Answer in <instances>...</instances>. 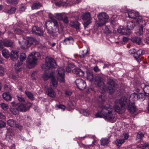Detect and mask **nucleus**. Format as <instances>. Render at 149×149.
<instances>
[{
  "label": "nucleus",
  "instance_id": "nucleus-20",
  "mask_svg": "<svg viewBox=\"0 0 149 149\" xmlns=\"http://www.w3.org/2000/svg\"><path fill=\"white\" fill-rule=\"evenodd\" d=\"M46 93L48 96L52 97H54L56 95L55 92L54 90L52 88H51L47 89Z\"/></svg>",
  "mask_w": 149,
  "mask_h": 149
},
{
  "label": "nucleus",
  "instance_id": "nucleus-15",
  "mask_svg": "<svg viewBox=\"0 0 149 149\" xmlns=\"http://www.w3.org/2000/svg\"><path fill=\"white\" fill-rule=\"evenodd\" d=\"M18 52L17 51H12L10 53V57L13 61L17 60L18 58Z\"/></svg>",
  "mask_w": 149,
  "mask_h": 149
},
{
  "label": "nucleus",
  "instance_id": "nucleus-48",
  "mask_svg": "<svg viewBox=\"0 0 149 149\" xmlns=\"http://www.w3.org/2000/svg\"><path fill=\"white\" fill-rule=\"evenodd\" d=\"M31 54V55H33V56H34L35 58H36V59H38V57H39L40 56V54L38 52H34L32 53Z\"/></svg>",
  "mask_w": 149,
  "mask_h": 149
},
{
  "label": "nucleus",
  "instance_id": "nucleus-30",
  "mask_svg": "<svg viewBox=\"0 0 149 149\" xmlns=\"http://www.w3.org/2000/svg\"><path fill=\"white\" fill-rule=\"evenodd\" d=\"M41 6V4L38 2H34L32 4L31 8L32 10L37 9Z\"/></svg>",
  "mask_w": 149,
  "mask_h": 149
},
{
  "label": "nucleus",
  "instance_id": "nucleus-2",
  "mask_svg": "<svg viewBox=\"0 0 149 149\" xmlns=\"http://www.w3.org/2000/svg\"><path fill=\"white\" fill-rule=\"evenodd\" d=\"M102 109V113L110 121L113 122L115 115L112 113V109L108 104L107 106L103 105L101 107Z\"/></svg>",
  "mask_w": 149,
  "mask_h": 149
},
{
  "label": "nucleus",
  "instance_id": "nucleus-60",
  "mask_svg": "<svg viewBox=\"0 0 149 149\" xmlns=\"http://www.w3.org/2000/svg\"><path fill=\"white\" fill-rule=\"evenodd\" d=\"M72 92L70 91H65V94L66 95L70 96L72 94Z\"/></svg>",
  "mask_w": 149,
  "mask_h": 149
},
{
  "label": "nucleus",
  "instance_id": "nucleus-43",
  "mask_svg": "<svg viewBox=\"0 0 149 149\" xmlns=\"http://www.w3.org/2000/svg\"><path fill=\"white\" fill-rule=\"evenodd\" d=\"M87 79L90 81H92L93 80V76L92 72H89L87 73Z\"/></svg>",
  "mask_w": 149,
  "mask_h": 149
},
{
  "label": "nucleus",
  "instance_id": "nucleus-47",
  "mask_svg": "<svg viewBox=\"0 0 149 149\" xmlns=\"http://www.w3.org/2000/svg\"><path fill=\"white\" fill-rule=\"evenodd\" d=\"M22 62H18L15 65V69L17 71H19L20 70V65H22Z\"/></svg>",
  "mask_w": 149,
  "mask_h": 149
},
{
  "label": "nucleus",
  "instance_id": "nucleus-4",
  "mask_svg": "<svg viewBox=\"0 0 149 149\" xmlns=\"http://www.w3.org/2000/svg\"><path fill=\"white\" fill-rule=\"evenodd\" d=\"M99 22L97 23L98 26H100L104 24L107 22L109 16L105 13H101L97 15Z\"/></svg>",
  "mask_w": 149,
  "mask_h": 149
},
{
  "label": "nucleus",
  "instance_id": "nucleus-38",
  "mask_svg": "<svg viewBox=\"0 0 149 149\" xmlns=\"http://www.w3.org/2000/svg\"><path fill=\"white\" fill-rule=\"evenodd\" d=\"M143 27L142 26H141L136 32L137 35L141 36L143 35Z\"/></svg>",
  "mask_w": 149,
  "mask_h": 149
},
{
  "label": "nucleus",
  "instance_id": "nucleus-44",
  "mask_svg": "<svg viewBox=\"0 0 149 149\" xmlns=\"http://www.w3.org/2000/svg\"><path fill=\"white\" fill-rule=\"evenodd\" d=\"M7 3L10 5H14L17 3L18 0H6Z\"/></svg>",
  "mask_w": 149,
  "mask_h": 149
},
{
  "label": "nucleus",
  "instance_id": "nucleus-5",
  "mask_svg": "<svg viewBox=\"0 0 149 149\" xmlns=\"http://www.w3.org/2000/svg\"><path fill=\"white\" fill-rule=\"evenodd\" d=\"M65 70L62 68H58L56 71L57 80L61 83L65 82Z\"/></svg>",
  "mask_w": 149,
  "mask_h": 149
},
{
  "label": "nucleus",
  "instance_id": "nucleus-17",
  "mask_svg": "<svg viewBox=\"0 0 149 149\" xmlns=\"http://www.w3.org/2000/svg\"><path fill=\"white\" fill-rule=\"evenodd\" d=\"M54 75V74L53 72H45L43 74L42 77L44 80H47L50 78H51Z\"/></svg>",
  "mask_w": 149,
  "mask_h": 149
},
{
  "label": "nucleus",
  "instance_id": "nucleus-46",
  "mask_svg": "<svg viewBox=\"0 0 149 149\" xmlns=\"http://www.w3.org/2000/svg\"><path fill=\"white\" fill-rule=\"evenodd\" d=\"M144 136V134L141 132L138 133L136 138V140H141Z\"/></svg>",
  "mask_w": 149,
  "mask_h": 149
},
{
  "label": "nucleus",
  "instance_id": "nucleus-24",
  "mask_svg": "<svg viewBox=\"0 0 149 149\" xmlns=\"http://www.w3.org/2000/svg\"><path fill=\"white\" fill-rule=\"evenodd\" d=\"M117 32L122 35H129L130 34V32H125V29L122 26L120 27L118 29Z\"/></svg>",
  "mask_w": 149,
  "mask_h": 149
},
{
  "label": "nucleus",
  "instance_id": "nucleus-29",
  "mask_svg": "<svg viewBox=\"0 0 149 149\" xmlns=\"http://www.w3.org/2000/svg\"><path fill=\"white\" fill-rule=\"evenodd\" d=\"M19 111L24 112L27 111V107H26L25 104H20L17 105Z\"/></svg>",
  "mask_w": 149,
  "mask_h": 149
},
{
  "label": "nucleus",
  "instance_id": "nucleus-9",
  "mask_svg": "<svg viewBox=\"0 0 149 149\" xmlns=\"http://www.w3.org/2000/svg\"><path fill=\"white\" fill-rule=\"evenodd\" d=\"M75 83L77 88L80 90H83L86 86L85 81L81 79H77L75 80Z\"/></svg>",
  "mask_w": 149,
  "mask_h": 149
},
{
  "label": "nucleus",
  "instance_id": "nucleus-18",
  "mask_svg": "<svg viewBox=\"0 0 149 149\" xmlns=\"http://www.w3.org/2000/svg\"><path fill=\"white\" fill-rule=\"evenodd\" d=\"M136 25L133 20L128 21L127 23L126 27L128 30L133 29Z\"/></svg>",
  "mask_w": 149,
  "mask_h": 149
},
{
  "label": "nucleus",
  "instance_id": "nucleus-55",
  "mask_svg": "<svg viewBox=\"0 0 149 149\" xmlns=\"http://www.w3.org/2000/svg\"><path fill=\"white\" fill-rule=\"evenodd\" d=\"M25 105L26 107H27V110H28L29 108L31 107L32 104L30 102H27Z\"/></svg>",
  "mask_w": 149,
  "mask_h": 149
},
{
  "label": "nucleus",
  "instance_id": "nucleus-7",
  "mask_svg": "<svg viewBox=\"0 0 149 149\" xmlns=\"http://www.w3.org/2000/svg\"><path fill=\"white\" fill-rule=\"evenodd\" d=\"M82 18L84 20H87L86 22H84L83 23L85 28L91 22L92 18L91 16L90 13L89 12L84 13L82 15Z\"/></svg>",
  "mask_w": 149,
  "mask_h": 149
},
{
  "label": "nucleus",
  "instance_id": "nucleus-56",
  "mask_svg": "<svg viewBox=\"0 0 149 149\" xmlns=\"http://www.w3.org/2000/svg\"><path fill=\"white\" fill-rule=\"evenodd\" d=\"M3 40H0V50L3 48Z\"/></svg>",
  "mask_w": 149,
  "mask_h": 149
},
{
  "label": "nucleus",
  "instance_id": "nucleus-53",
  "mask_svg": "<svg viewBox=\"0 0 149 149\" xmlns=\"http://www.w3.org/2000/svg\"><path fill=\"white\" fill-rule=\"evenodd\" d=\"M4 72V70L3 67L1 66H0V75H3Z\"/></svg>",
  "mask_w": 149,
  "mask_h": 149
},
{
  "label": "nucleus",
  "instance_id": "nucleus-8",
  "mask_svg": "<svg viewBox=\"0 0 149 149\" xmlns=\"http://www.w3.org/2000/svg\"><path fill=\"white\" fill-rule=\"evenodd\" d=\"M108 88L110 94H112L115 91L116 85L115 82L112 79H109L107 81Z\"/></svg>",
  "mask_w": 149,
  "mask_h": 149
},
{
  "label": "nucleus",
  "instance_id": "nucleus-25",
  "mask_svg": "<svg viewBox=\"0 0 149 149\" xmlns=\"http://www.w3.org/2000/svg\"><path fill=\"white\" fill-rule=\"evenodd\" d=\"M3 97L4 99L6 101H10L12 98V97L9 92L3 93Z\"/></svg>",
  "mask_w": 149,
  "mask_h": 149
},
{
  "label": "nucleus",
  "instance_id": "nucleus-16",
  "mask_svg": "<svg viewBox=\"0 0 149 149\" xmlns=\"http://www.w3.org/2000/svg\"><path fill=\"white\" fill-rule=\"evenodd\" d=\"M26 40L30 47L32 45H35L38 43V42L34 38L28 37L26 38Z\"/></svg>",
  "mask_w": 149,
  "mask_h": 149
},
{
  "label": "nucleus",
  "instance_id": "nucleus-40",
  "mask_svg": "<svg viewBox=\"0 0 149 149\" xmlns=\"http://www.w3.org/2000/svg\"><path fill=\"white\" fill-rule=\"evenodd\" d=\"M64 13H57L56 14V17L59 20H62L64 16Z\"/></svg>",
  "mask_w": 149,
  "mask_h": 149
},
{
  "label": "nucleus",
  "instance_id": "nucleus-26",
  "mask_svg": "<svg viewBox=\"0 0 149 149\" xmlns=\"http://www.w3.org/2000/svg\"><path fill=\"white\" fill-rule=\"evenodd\" d=\"M74 40V39L72 37L69 36L65 38L63 41V43L65 45L69 44L70 43L73 42Z\"/></svg>",
  "mask_w": 149,
  "mask_h": 149
},
{
  "label": "nucleus",
  "instance_id": "nucleus-11",
  "mask_svg": "<svg viewBox=\"0 0 149 149\" xmlns=\"http://www.w3.org/2000/svg\"><path fill=\"white\" fill-rule=\"evenodd\" d=\"M32 33L38 36H42L43 35V31L41 28L36 26H34L32 28Z\"/></svg>",
  "mask_w": 149,
  "mask_h": 149
},
{
  "label": "nucleus",
  "instance_id": "nucleus-63",
  "mask_svg": "<svg viewBox=\"0 0 149 149\" xmlns=\"http://www.w3.org/2000/svg\"><path fill=\"white\" fill-rule=\"evenodd\" d=\"M146 37L147 41H146V43L147 44H148L149 45V33L147 34Z\"/></svg>",
  "mask_w": 149,
  "mask_h": 149
},
{
  "label": "nucleus",
  "instance_id": "nucleus-14",
  "mask_svg": "<svg viewBox=\"0 0 149 149\" xmlns=\"http://www.w3.org/2000/svg\"><path fill=\"white\" fill-rule=\"evenodd\" d=\"M145 51L142 49H139L134 54V57L136 59L138 62L141 61V59L139 57L142 55L144 54Z\"/></svg>",
  "mask_w": 149,
  "mask_h": 149
},
{
  "label": "nucleus",
  "instance_id": "nucleus-19",
  "mask_svg": "<svg viewBox=\"0 0 149 149\" xmlns=\"http://www.w3.org/2000/svg\"><path fill=\"white\" fill-rule=\"evenodd\" d=\"M72 72L77 76H83L84 74V72L79 68L74 69L72 70Z\"/></svg>",
  "mask_w": 149,
  "mask_h": 149
},
{
  "label": "nucleus",
  "instance_id": "nucleus-57",
  "mask_svg": "<svg viewBox=\"0 0 149 149\" xmlns=\"http://www.w3.org/2000/svg\"><path fill=\"white\" fill-rule=\"evenodd\" d=\"M77 3L75 0H72L70 2V4L71 5H74Z\"/></svg>",
  "mask_w": 149,
  "mask_h": 149
},
{
  "label": "nucleus",
  "instance_id": "nucleus-6",
  "mask_svg": "<svg viewBox=\"0 0 149 149\" xmlns=\"http://www.w3.org/2000/svg\"><path fill=\"white\" fill-rule=\"evenodd\" d=\"M52 24L49 23L48 26L46 25L47 32L49 35L52 36L53 37L57 36V34H55L57 32V28L56 27H53L51 26Z\"/></svg>",
  "mask_w": 149,
  "mask_h": 149
},
{
  "label": "nucleus",
  "instance_id": "nucleus-39",
  "mask_svg": "<svg viewBox=\"0 0 149 149\" xmlns=\"http://www.w3.org/2000/svg\"><path fill=\"white\" fill-rule=\"evenodd\" d=\"M109 143L108 139L106 138H102L101 140V144L102 146H104L107 144Z\"/></svg>",
  "mask_w": 149,
  "mask_h": 149
},
{
  "label": "nucleus",
  "instance_id": "nucleus-31",
  "mask_svg": "<svg viewBox=\"0 0 149 149\" xmlns=\"http://www.w3.org/2000/svg\"><path fill=\"white\" fill-rule=\"evenodd\" d=\"M127 14L128 17L130 18H133L134 19L136 17L138 14L137 13L134 11L131 10L128 12Z\"/></svg>",
  "mask_w": 149,
  "mask_h": 149
},
{
  "label": "nucleus",
  "instance_id": "nucleus-35",
  "mask_svg": "<svg viewBox=\"0 0 149 149\" xmlns=\"http://www.w3.org/2000/svg\"><path fill=\"white\" fill-rule=\"evenodd\" d=\"M50 18L52 19V20L49 23H51L52 24L51 26L53 27H56V28L57 26L58 25V23L57 20L53 18L52 17H50Z\"/></svg>",
  "mask_w": 149,
  "mask_h": 149
},
{
  "label": "nucleus",
  "instance_id": "nucleus-34",
  "mask_svg": "<svg viewBox=\"0 0 149 149\" xmlns=\"http://www.w3.org/2000/svg\"><path fill=\"white\" fill-rule=\"evenodd\" d=\"M2 53L3 56L6 58H8L10 56V54L7 50L6 49L3 50Z\"/></svg>",
  "mask_w": 149,
  "mask_h": 149
},
{
  "label": "nucleus",
  "instance_id": "nucleus-42",
  "mask_svg": "<svg viewBox=\"0 0 149 149\" xmlns=\"http://www.w3.org/2000/svg\"><path fill=\"white\" fill-rule=\"evenodd\" d=\"M26 56L25 53H21L19 56L20 61L21 62H22L26 60Z\"/></svg>",
  "mask_w": 149,
  "mask_h": 149
},
{
  "label": "nucleus",
  "instance_id": "nucleus-50",
  "mask_svg": "<svg viewBox=\"0 0 149 149\" xmlns=\"http://www.w3.org/2000/svg\"><path fill=\"white\" fill-rule=\"evenodd\" d=\"M18 100L19 102H25V100L24 98L21 96L17 95V96Z\"/></svg>",
  "mask_w": 149,
  "mask_h": 149
},
{
  "label": "nucleus",
  "instance_id": "nucleus-41",
  "mask_svg": "<svg viewBox=\"0 0 149 149\" xmlns=\"http://www.w3.org/2000/svg\"><path fill=\"white\" fill-rule=\"evenodd\" d=\"M16 10V8L14 7H11L10 9L6 10L5 12L9 14H12L14 13Z\"/></svg>",
  "mask_w": 149,
  "mask_h": 149
},
{
  "label": "nucleus",
  "instance_id": "nucleus-51",
  "mask_svg": "<svg viewBox=\"0 0 149 149\" xmlns=\"http://www.w3.org/2000/svg\"><path fill=\"white\" fill-rule=\"evenodd\" d=\"M6 125V124L2 120H0V129L5 127Z\"/></svg>",
  "mask_w": 149,
  "mask_h": 149
},
{
  "label": "nucleus",
  "instance_id": "nucleus-62",
  "mask_svg": "<svg viewBox=\"0 0 149 149\" xmlns=\"http://www.w3.org/2000/svg\"><path fill=\"white\" fill-rule=\"evenodd\" d=\"M58 107L59 108L63 110H64L65 108V106L64 105H60L58 106Z\"/></svg>",
  "mask_w": 149,
  "mask_h": 149
},
{
  "label": "nucleus",
  "instance_id": "nucleus-52",
  "mask_svg": "<svg viewBox=\"0 0 149 149\" xmlns=\"http://www.w3.org/2000/svg\"><path fill=\"white\" fill-rule=\"evenodd\" d=\"M82 112L83 115L85 116H87L89 114V113L86 109H83Z\"/></svg>",
  "mask_w": 149,
  "mask_h": 149
},
{
  "label": "nucleus",
  "instance_id": "nucleus-45",
  "mask_svg": "<svg viewBox=\"0 0 149 149\" xmlns=\"http://www.w3.org/2000/svg\"><path fill=\"white\" fill-rule=\"evenodd\" d=\"M0 105L2 109L4 110H6L8 109L9 108V106L8 104L4 103H1L0 104Z\"/></svg>",
  "mask_w": 149,
  "mask_h": 149
},
{
  "label": "nucleus",
  "instance_id": "nucleus-13",
  "mask_svg": "<svg viewBox=\"0 0 149 149\" xmlns=\"http://www.w3.org/2000/svg\"><path fill=\"white\" fill-rule=\"evenodd\" d=\"M8 124L10 127L20 128V125L13 119H9L7 121Z\"/></svg>",
  "mask_w": 149,
  "mask_h": 149
},
{
  "label": "nucleus",
  "instance_id": "nucleus-58",
  "mask_svg": "<svg viewBox=\"0 0 149 149\" xmlns=\"http://www.w3.org/2000/svg\"><path fill=\"white\" fill-rule=\"evenodd\" d=\"M129 52L131 54H135V50L134 49H132L129 50Z\"/></svg>",
  "mask_w": 149,
  "mask_h": 149
},
{
  "label": "nucleus",
  "instance_id": "nucleus-12",
  "mask_svg": "<svg viewBox=\"0 0 149 149\" xmlns=\"http://www.w3.org/2000/svg\"><path fill=\"white\" fill-rule=\"evenodd\" d=\"M34 57L33 55H31V54L28 57L29 64L31 67L33 66L37 62V59Z\"/></svg>",
  "mask_w": 149,
  "mask_h": 149
},
{
  "label": "nucleus",
  "instance_id": "nucleus-59",
  "mask_svg": "<svg viewBox=\"0 0 149 149\" xmlns=\"http://www.w3.org/2000/svg\"><path fill=\"white\" fill-rule=\"evenodd\" d=\"M123 137L124 139H127L129 137V135L126 133H124L123 134Z\"/></svg>",
  "mask_w": 149,
  "mask_h": 149
},
{
  "label": "nucleus",
  "instance_id": "nucleus-37",
  "mask_svg": "<svg viewBox=\"0 0 149 149\" xmlns=\"http://www.w3.org/2000/svg\"><path fill=\"white\" fill-rule=\"evenodd\" d=\"M25 93L26 96L30 99L32 100H34V98L33 95L31 92L27 91H26Z\"/></svg>",
  "mask_w": 149,
  "mask_h": 149
},
{
  "label": "nucleus",
  "instance_id": "nucleus-23",
  "mask_svg": "<svg viewBox=\"0 0 149 149\" xmlns=\"http://www.w3.org/2000/svg\"><path fill=\"white\" fill-rule=\"evenodd\" d=\"M19 43L20 45V47L23 49L28 48L30 47L26 40H24L22 42H19Z\"/></svg>",
  "mask_w": 149,
  "mask_h": 149
},
{
  "label": "nucleus",
  "instance_id": "nucleus-22",
  "mask_svg": "<svg viewBox=\"0 0 149 149\" xmlns=\"http://www.w3.org/2000/svg\"><path fill=\"white\" fill-rule=\"evenodd\" d=\"M10 110L12 113L15 115L18 114L19 113V111L17 105L11 107L10 108Z\"/></svg>",
  "mask_w": 149,
  "mask_h": 149
},
{
  "label": "nucleus",
  "instance_id": "nucleus-36",
  "mask_svg": "<svg viewBox=\"0 0 149 149\" xmlns=\"http://www.w3.org/2000/svg\"><path fill=\"white\" fill-rule=\"evenodd\" d=\"M142 19V17L141 16L139 15V14H138L136 16V17H135L133 19L134 22L136 23V24H139L141 21V20Z\"/></svg>",
  "mask_w": 149,
  "mask_h": 149
},
{
  "label": "nucleus",
  "instance_id": "nucleus-27",
  "mask_svg": "<svg viewBox=\"0 0 149 149\" xmlns=\"http://www.w3.org/2000/svg\"><path fill=\"white\" fill-rule=\"evenodd\" d=\"M57 84L58 82L54 76L51 79L50 86L53 88H56L57 86Z\"/></svg>",
  "mask_w": 149,
  "mask_h": 149
},
{
  "label": "nucleus",
  "instance_id": "nucleus-64",
  "mask_svg": "<svg viewBox=\"0 0 149 149\" xmlns=\"http://www.w3.org/2000/svg\"><path fill=\"white\" fill-rule=\"evenodd\" d=\"M4 88L5 90L8 91L9 89V88L8 85L5 84L4 86Z\"/></svg>",
  "mask_w": 149,
  "mask_h": 149
},
{
  "label": "nucleus",
  "instance_id": "nucleus-1",
  "mask_svg": "<svg viewBox=\"0 0 149 149\" xmlns=\"http://www.w3.org/2000/svg\"><path fill=\"white\" fill-rule=\"evenodd\" d=\"M114 108L116 111L119 114L124 112L126 109L129 112L133 113L136 111V108L134 103H130L129 100L125 96L122 97L120 99L115 101Z\"/></svg>",
  "mask_w": 149,
  "mask_h": 149
},
{
  "label": "nucleus",
  "instance_id": "nucleus-3",
  "mask_svg": "<svg viewBox=\"0 0 149 149\" xmlns=\"http://www.w3.org/2000/svg\"><path fill=\"white\" fill-rule=\"evenodd\" d=\"M45 68L46 70L55 68L56 64L54 59L51 58L46 57L45 58Z\"/></svg>",
  "mask_w": 149,
  "mask_h": 149
},
{
  "label": "nucleus",
  "instance_id": "nucleus-49",
  "mask_svg": "<svg viewBox=\"0 0 149 149\" xmlns=\"http://www.w3.org/2000/svg\"><path fill=\"white\" fill-rule=\"evenodd\" d=\"M84 53V51H82V52L80 54H79V55H78V56L80 58H82L85 57L86 56L87 54L88 53V52L87 51H86L85 53Z\"/></svg>",
  "mask_w": 149,
  "mask_h": 149
},
{
  "label": "nucleus",
  "instance_id": "nucleus-28",
  "mask_svg": "<svg viewBox=\"0 0 149 149\" xmlns=\"http://www.w3.org/2000/svg\"><path fill=\"white\" fill-rule=\"evenodd\" d=\"M141 87H143V91L146 96L149 95V85H145L144 84H142L141 86Z\"/></svg>",
  "mask_w": 149,
  "mask_h": 149
},
{
  "label": "nucleus",
  "instance_id": "nucleus-61",
  "mask_svg": "<svg viewBox=\"0 0 149 149\" xmlns=\"http://www.w3.org/2000/svg\"><path fill=\"white\" fill-rule=\"evenodd\" d=\"M26 9V7L24 6H22L20 7L19 9V11L21 12H23L25 11Z\"/></svg>",
  "mask_w": 149,
  "mask_h": 149
},
{
  "label": "nucleus",
  "instance_id": "nucleus-54",
  "mask_svg": "<svg viewBox=\"0 0 149 149\" xmlns=\"http://www.w3.org/2000/svg\"><path fill=\"white\" fill-rule=\"evenodd\" d=\"M63 20L64 22L66 24H67L68 22V17L65 16L63 18V19L62 20Z\"/></svg>",
  "mask_w": 149,
  "mask_h": 149
},
{
  "label": "nucleus",
  "instance_id": "nucleus-21",
  "mask_svg": "<svg viewBox=\"0 0 149 149\" xmlns=\"http://www.w3.org/2000/svg\"><path fill=\"white\" fill-rule=\"evenodd\" d=\"M3 44L4 46L6 47L12 48L14 46L13 42L9 40H3Z\"/></svg>",
  "mask_w": 149,
  "mask_h": 149
},
{
  "label": "nucleus",
  "instance_id": "nucleus-10",
  "mask_svg": "<svg viewBox=\"0 0 149 149\" xmlns=\"http://www.w3.org/2000/svg\"><path fill=\"white\" fill-rule=\"evenodd\" d=\"M103 79L102 77L99 75L96 76L95 78V81L98 86L101 88L104 89V84L103 81Z\"/></svg>",
  "mask_w": 149,
  "mask_h": 149
},
{
  "label": "nucleus",
  "instance_id": "nucleus-33",
  "mask_svg": "<svg viewBox=\"0 0 149 149\" xmlns=\"http://www.w3.org/2000/svg\"><path fill=\"white\" fill-rule=\"evenodd\" d=\"M131 41L133 42L139 44L141 42V40L140 38L138 37H134L132 38Z\"/></svg>",
  "mask_w": 149,
  "mask_h": 149
},
{
  "label": "nucleus",
  "instance_id": "nucleus-32",
  "mask_svg": "<svg viewBox=\"0 0 149 149\" xmlns=\"http://www.w3.org/2000/svg\"><path fill=\"white\" fill-rule=\"evenodd\" d=\"M70 25L71 26L75 28L77 30L79 29L80 24L78 22H72L70 23Z\"/></svg>",
  "mask_w": 149,
  "mask_h": 149
}]
</instances>
